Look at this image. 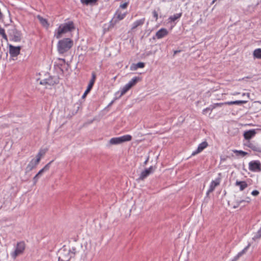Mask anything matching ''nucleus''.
Here are the masks:
<instances>
[{
    "mask_svg": "<svg viewBox=\"0 0 261 261\" xmlns=\"http://www.w3.org/2000/svg\"><path fill=\"white\" fill-rule=\"evenodd\" d=\"M261 237V228L258 230L256 234L253 237V239H259Z\"/></svg>",
    "mask_w": 261,
    "mask_h": 261,
    "instance_id": "32",
    "label": "nucleus"
},
{
    "mask_svg": "<svg viewBox=\"0 0 261 261\" xmlns=\"http://www.w3.org/2000/svg\"><path fill=\"white\" fill-rule=\"evenodd\" d=\"M153 17L155 18V20H156L158 18V13L155 11H153Z\"/></svg>",
    "mask_w": 261,
    "mask_h": 261,
    "instance_id": "42",
    "label": "nucleus"
},
{
    "mask_svg": "<svg viewBox=\"0 0 261 261\" xmlns=\"http://www.w3.org/2000/svg\"><path fill=\"white\" fill-rule=\"evenodd\" d=\"M182 15V13H177L169 17V19L171 21H174L177 19L179 18Z\"/></svg>",
    "mask_w": 261,
    "mask_h": 261,
    "instance_id": "29",
    "label": "nucleus"
},
{
    "mask_svg": "<svg viewBox=\"0 0 261 261\" xmlns=\"http://www.w3.org/2000/svg\"><path fill=\"white\" fill-rule=\"evenodd\" d=\"M251 194L253 196H257L259 194V192L257 190H254L252 192Z\"/></svg>",
    "mask_w": 261,
    "mask_h": 261,
    "instance_id": "41",
    "label": "nucleus"
},
{
    "mask_svg": "<svg viewBox=\"0 0 261 261\" xmlns=\"http://www.w3.org/2000/svg\"><path fill=\"white\" fill-rule=\"evenodd\" d=\"M9 53L12 57H16L19 54L21 49V46H14L12 45H9Z\"/></svg>",
    "mask_w": 261,
    "mask_h": 261,
    "instance_id": "8",
    "label": "nucleus"
},
{
    "mask_svg": "<svg viewBox=\"0 0 261 261\" xmlns=\"http://www.w3.org/2000/svg\"><path fill=\"white\" fill-rule=\"evenodd\" d=\"M74 23L72 21L61 24L56 31L55 34V37L57 39L60 38L62 34L71 32L74 30Z\"/></svg>",
    "mask_w": 261,
    "mask_h": 261,
    "instance_id": "2",
    "label": "nucleus"
},
{
    "mask_svg": "<svg viewBox=\"0 0 261 261\" xmlns=\"http://www.w3.org/2000/svg\"><path fill=\"white\" fill-rule=\"evenodd\" d=\"M53 162V160L49 162L41 170H40L38 173L37 174L38 176L40 177V176L45 171H47L49 170L50 168V165L51 163Z\"/></svg>",
    "mask_w": 261,
    "mask_h": 261,
    "instance_id": "22",
    "label": "nucleus"
},
{
    "mask_svg": "<svg viewBox=\"0 0 261 261\" xmlns=\"http://www.w3.org/2000/svg\"><path fill=\"white\" fill-rule=\"evenodd\" d=\"M45 153V151L41 150L39 151V152L38 153V154L36 155V160L37 162H40L41 158L42 156H43Z\"/></svg>",
    "mask_w": 261,
    "mask_h": 261,
    "instance_id": "27",
    "label": "nucleus"
},
{
    "mask_svg": "<svg viewBox=\"0 0 261 261\" xmlns=\"http://www.w3.org/2000/svg\"><path fill=\"white\" fill-rule=\"evenodd\" d=\"M132 136L129 135H124L120 137L113 138L109 141L110 145H117L123 142L129 141L132 140Z\"/></svg>",
    "mask_w": 261,
    "mask_h": 261,
    "instance_id": "4",
    "label": "nucleus"
},
{
    "mask_svg": "<svg viewBox=\"0 0 261 261\" xmlns=\"http://www.w3.org/2000/svg\"><path fill=\"white\" fill-rule=\"evenodd\" d=\"M247 102V101L246 100H236L225 102V103L226 105H241L243 103H246Z\"/></svg>",
    "mask_w": 261,
    "mask_h": 261,
    "instance_id": "23",
    "label": "nucleus"
},
{
    "mask_svg": "<svg viewBox=\"0 0 261 261\" xmlns=\"http://www.w3.org/2000/svg\"><path fill=\"white\" fill-rule=\"evenodd\" d=\"M127 6V3H125L120 5V7L122 9H125Z\"/></svg>",
    "mask_w": 261,
    "mask_h": 261,
    "instance_id": "43",
    "label": "nucleus"
},
{
    "mask_svg": "<svg viewBox=\"0 0 261 261\" xmlns=\"http://www.w3.org/2000/svg\"><path fill=\"white\" fill-rule=\"evenodd\" d=\"M77 253L75 247H68L64 246L58 251V261H70Z\"/></svg>",
    "mask_w": 261,
    "mask_h": 261,
    "instance_id": "1",
    "label": "nucleus"
},
{
    "mask_svg": "<svg viewBox=\"0 0 261 261\" xmlns=\"http://www.w3.org/2000/svg\"><path fill=\"white\" fill-rule=\"evenodd\" d=\"M58 83V80L57 78L49 76L48 79H45L40 81V84L45 86H53Z\"/></svg>",
    "mask_w": 261,
    "mask_h": 261,
    "instance_id": "7",
    "label": "nucleus"
},
{
    "mask_svg": "<svg viewBox=\"0 0 261 261\" xmlns=\"http://www.w3.org/2000/svg\"><path fill=\"white\" fill-rule=\"evenodd\" d=\"M125 13H123V14H119L118 15V18L120 20L123 19L124 18V17H125Z\"/></svg>",
    "mask_w": 261,
    "mask_h": 261,
    "instance_id": "39",
    "label": "nucleus"
},
{
    "mask_svg": "<svg viewBox=\"0 0 261 261\" xmlns=\"http://www.w3.org/2000/svg\"><path fill=\"white\" fill-rule=\"evenodd\" d=\"M249 166L250 170L255 171L257 170H260V164L257 161L251 162L249 164Z\"/></svg>",
    "mask_w": 261,
    "mask_h": 261,
    "instance_id": "12",
    "label": "nucleus"
},
{
    "mask_svg": "<svg viewBox=\"0 0 261 261\" xmlns=\"http://www.w3.org/2000/svg\"><path fill=\"white\" fill-rule=\"evenodd\" d=\"M39 176L37 175V174H36L33 178V181H34V185H36V184L37 183L38 180V178H39Z\"/></svg>",
    "mask_w": 261,
    "mask_h": 261,
    "instance_id": "38",
    "label": "nucleus"
},
{
    "mask_svg": "<svg viewBox=\"0 0 261 261\" xmlns=\"http://www.w3.org/2000/svg\"><path fill=\"white\" fill-rule=\"evenodd\" d=\"M140 78L139 77H134L133 79H132L131 81H130L128 83H127V84L130 87L132 88V87H133L134 86H135L137 83V82H138L140 80Z\"/></svg>",
    "mask_w": 261,
    "mask_h": 261,
    "instance_id": "24",
    "label": "nucleus"
},
{
    "mask_svg": "<svg viewBox=\"0 0 261 261\" xmlns=\"http://www.w3.org/2000/svg\"><path fill=\"white\" fill-rule=\"evenodd\" d=\"M97 0H91V4L95 3Z\"/></svg>",
    "mask_w": 261,
    "mask_h": 261,
    "instance_id": "47",
    "label": "nucleus"
},
{
    "mask_svg": "<svg viewBox=\"0 0 261 261\" xmlns=\"http://www.w3.org/2000/svg\"><path fill=\"white\" fill-rule=\"evenodd\" d=\"M0 35H1L3 37V38L5 39L6 40H7V35L5 33V30L1 28L0 26Z\"/></svg>",
    "mask_w": 261,
    "mask_h": 261,
    "instance_id": "31",
    "label": "nucleus"
},
{
    "mask_svg": "<svg viewBox=\"0 0 261 261\" xmlns=\"http://www.w3.org/2000/svg\"><path fill=\"white\" fill-rule=\"evenodd\" d=\"M220 178H217L215 180H213L211 183L209 189L208 190V191L206 193V195H208V194L210 193L213 192L214 191L215 188L220 185Z\"/></svg>",
    "mask_w": 261,
    "mask_h": 261,
    "instance_id": "10",
    "label": "nucleus"
},
{
    "mask_svg": "<svg viewBox=\"0 0 261 261\" xmlns=\"http://www.w3.org/2000/svg\"><path fill=\"white\" fill-rule=\"evenodd\" d=\"M8 34L10 39L15 42H19L21 39V34L19 31L17 30L14 27H12L8 31Z\"/></svg>",
    "mask_w": 261,
    "mask_h": 261,
    "instance_id": "5",
    "label": "nucleus"
},
{
    "mask_svg": "<svg viewBox=\"0 0 261 261\" xmlns=\"http://www.w3.org/2000/svg\"><path fill=\"white\" fill-rule=\"evenodd\" d=\"M96 74L95 72H93L92 73V79H91V81H93L94 83H95V80H96Z\"/></svg>",
    "mask_w": 261,
    "mask_h": 261,
    "instance_id": "37",
    "label": "nucleus"
},
{
    "mask_svg": "<svg viewBox=\"0 0 261 261\" xmlns=\"http://www.w3.org/2000/svg\"><path fill=\"white\" fill-rule=\"evenodd\" d=\"M149 156H148L146 160L145 161L144 163V165H146L147 162H148V160H149Z\"/></svg>",
    "mask_w": 261,
    "mask_h": 261,
    "instance_id": "46",
    "label": "nucleus"
},
{
    "mask_svg": "<svg viewBox=\"0 0 261 261\" xmlns=\"http://www.w3.org/2000/svg\"><path fill=\"white\" fill-rule=\"evenodd\" d=\"M214 108H215V106H212V108H207L203 110V114H205L207 113L208 111H212L213 109H214Z\"/></svg>",
    "mask_w": 261,
    "mask_h": 261,
    "instance_id": "33",
    "label": "nucleus"
},
{
    "mask_svg": "<svg viewBox=\"0 0 261 261\" xmlns=\"http://www.w3.org/2000/svg\"><path fill=\"white\" fill-rule=\"evenodd\" d=\"M25 247L24 242L21 241L17 243L15 251L11 254V256L13 258H15L18 255L22 254Z\"/></svg>",
    "mask_w": 261,
    "mask_h": 261,
    "instance_id": "6",
    "label": "nucleus"
},
{
    "mask_svg": "<svg viewBox=\"0 0 261 261\" xmlns=\"http://www.w3.org/2000/svg\"><path fill=\"white\" fill-rule=\"evenodd\" d=\"M81 2L82 4L87 5L91 4V0H81Z\"/></svg>",
    "mask_w": 261,
    "mask_h": 261,
    "instance_id": "35",
    "label": "nucleus"
},
{
    "mask_svg": "<svg viewBox=\"0 0 261 261\" xmlns=\"http://www.w3.org/2000/svg\"><path fill=\"white\" fill-rule=\"evenodd\" d=\"M232 151L236 153L237 156H244L248 154L247 152L242 150H233Z\"/></svg>",
    "mask_w": 261,
    "mask_h": 261,
    "instance_id": "30",
    "label": "nucleus"
},
{
    "mask_svg": "<svg viewBox=\"0 0 261 261\" xmlns=\"http://www.w3.org/2000/svg\"><path fill=\"white\" fill-rule=\"evenodd\" d=\"M243 96H246V94H245V93H243Z\"/></svg>",
    "mask_w": 261,
    "mask_h": 261,
    "instance_id": "50",
    "label": "nucleus"
},
{
    "mask_svg": "<svg viewBox=\"0 0 261 261\" xmlns=\"http://www.w3.org/2000/svg\"><path fill=\"white\" fill-rule=\"evenodd\" d=\"M140 78L139 77H134L133 79H132L131 81H130L128 83H127V84L130 87L132 88V87H133L134 86H135L137 83V82H138L140 80Z\"/></svg>",
    "mask_w": 261,
    "mask_h": 261,
    "instance_id": "25",
    "label": "nucleus"
},
{
    "mask_svg": "<svg viewBox=\"0 0 261 261\" xmlns=\"http://www.w3.org/2000/svg\"><path fill=\"white\" fill-rule=\"evenodd\" d=\"M179 52H180V50H175L174 52V55H176V54H177Z\"/></svg>",
    "mask_w": 261,
    "mask_h": 261,
    "instance_id": "48",
    "label": "nucleus"
},
{
    "mask_svg": "<svg viewBox=\"0 0 261 261\" xmlns=\"http://www.w3.org/2000/svg\"><path fill=\"white\" fill-rule=\"evenodd\" d=\"M247 95L248 97H249V93H247Z\"/></svg>",
    "mask_w": 261,
    "mask_h": 261,
    "instance_id": "49",
    "label": "nucleus"
},
{
    "mask_svg": "<svg viewBox=\"0 0 261 261\" xmlns=\"http://www.w3.org/2000/svg\"><path fill=\"white\" fill-rule=\"evenodd\" d=\"M145 22V18H142L134 22L132 24L131 30H134L139 26L143 25Z\"/></svg>",
    "mask_w": 261,
    "mask_h": 261,
    "instance_id": "17",
    "label": "nucleus"
},
{
    "mask_svg": "<svg viewBox=\"0 0 261 261\" xmlns=\"http://www.w3.org/2000/svg\"><path fill=\"white\" fill-rule=\"evenodd\" d=\"M241 201H244L243 202L249 203L250 201V199L249 197H247L245 200H242Z\"/></svg>",
    "mask_w": 261,
    "mask_h": 261,
    "instance_id": "44",
    "label": "nucleus"
},
{
    "mask_svg": "<svg viewBox=\"0 0 261 261\" xmlns=\"http://www.w3.org/2000/svg\"><path fill=\"white\" fill-rule=\"evenodd\" d=\"M250 244H248L247 246H246L243 250H242L241 252L238 253V254L234 257L232 261H237L242 255H243L246 252Z\"/></svg>",
    "mask_w": 261,
    "mask_h": 261,
    "instance_id": "19",
    "label": "nucleus"
},
{
    "mask_svg": "<svg viewBox=\"0 0 261 261\" xmlns=\"http://www.w3.org/2000/svg\"><path fill=\"white\" fill-rule=\"evenodd\" d=\"M253 56L257 59H261V48H257L254 50Z\"/></svg>",
    "mask_w": 261,
    "mask_h": 261,
    "instance_id": "28",
    "label": "nucleus"
},
{
    "mask_svg": "<svg viewBox=\"0 0 261 261\" xmlns=\"http://www.w3.org/2000/svg\"><path fill=\"white\" fill-rule=\"evenodd\" d=\"M145 66V64L143 62H139L137 64H133L130 66V69L132 70H136L138 68H143Z\"/></svg>",
    "mask_w": 261,
    "mask_h": 261,
    "instance_id": "21",
    "label": "nucleus"
},
{
    "mask_svg": "<svg viewBox=\"0 0 261 261\" xmlns=\"http://www.w3.org/2000/svg\"><path fill=\"white\" fill-rule=\"evenodd\" d=\"M168 34V31L166 29H161L159 30L155 34V36L158 39H161Z\"/></svg>",
    "mask_w": 261,
    "mask_h": 261,
    "instance_id": "15",
    "label": "nucleus"
},
{
    "mask_svg": "<svg viewBox=\"0 0 261 261\" xmlns=\"http://www.w3.org/2000/svg\"><path fill=\"white\" fill-rule=\"evenodd\" d=\"M94 83L93 81H90L88 86L87 87V89L91 90L94 85Z\"/></svg>",
    "mask_w": 261,
    "mask_h": 261,
    "instance_id": "36",
    "label": "nucleus"
},
{
    "mask_svg": "<svg viewBox=\"0 0 261 261\" xmlns=\"http://www.w3.org/2000/svg\"><path fill=\"white\" fill-rule=\"evenodd\" d=\"M130 88H131L127 84H126L121 89L119 97H121L125 94Z\"/></svg>",
    "mask_w": 261,
    "mask_h": 261,
    "instance_id": "26",
    "label": "nucleus"
},
{
    "mask_svg": "<svg viewBox=\"0 0 261 261\" xmlns=\"http://www.w3.org/2000/svg\"><path fill=\"white\" fill-rule=\"evenodd\" d=\"M154 171V167L150 166L149 168L145 169L143 171L140 175L138 179L144 180L146 177H147L150 173H152Z\"/></svg>",
    "mask_w": 261,
    "mask_h": 261,
    "instance_id": "9",
    "label": "nucleus"
},
{
    "mask_svg": "<svg viewBox=\"0 0 261 261\" xmlns=\"http://www.w3.org/2000/svg\"><path fill=\"white\" fill-rule=\"evenodd\" d=\"M256 134V132L254 129H251L246 132H245L244 133V137L245 139L249 140L253 137Z\"/></svg>",
    "mask_w": 261,
    "mask_h": 261,
    "instance_id": "14",
    "label": "nucleus"
},
{
    "mask_svg": "<svg viewBox=\"0 0 261 261\" xmlns=\"http://www.w3.org/2000/svg\"><path fill=\"white\" fill-rule=\"evenodd\" d=\"M207 146H208V144H207V142L204 141V142H202L198 145L197 149L195 151H194L192 152V155L193 156V155H195L200 153L204 148H205Z\"/></svg>",
    "mask_w": 261,
    "mask_h": 261,
    "instance_id": "11",
    "label": "nucleus"
},
{
    "mask_svg": "<svg viewBox=\"0 0 261 261\" xmlns=\"http://www.w3.org/2000/svg\"><path fill=\"white\" fill-rule=\"evenodd\" d=\"M73 41L70 38H64L59 40L57 48L60 54H63L69 50L73 45Z\"/></svg>",
    "mask_w": 261,
    "mask_h": 261,
    "instance_id": "3",
    "label": "nucleus"
},
{
    "mask_svg": "<svg viewBox=\"0 0 261 261\" xmlns=\"http://www.w3.org/2000/svg\"><path fill=\"white\" fill-rule=\"evenodd\" d=\"M90 91H91L90 90H89V89H87V88L86 90L85 91V92H84V94H83V96H82V98H85V97L86 96V95H87V94H88V93Z\"/></svg>",
    "mask_w": 261,
    "mask_h": 261,
    "instance_id": "40",
    "label": "nucleus"
},
{
    "mask_svg": "<svg viewBox=\"0 0 261 261\" xmlns=\"http://www.w3.org/2000/svg\"><path fill=\"white\" fill-rule=\"evenodd\" d=\"M244 201H241V200H237L236 202V204L233 205V208H237L239 206V205H240L241 204V203L242 202H243Z\"/></svg>",
    "mask_w": 261,
    "mask_h": 261,
    "instance_id": "34",
    "label": "nucleus"
},
{
    "mask_svg": "<svg viewBox=\"0 0 261 261\" xmlns=\"http://www.w3.org/2000/svg\"><path fill=\"white\" fill-rule=\"evenodd\" d=\"M236 186H239L240 190L243 191L248 187V184L245 181H237Z\"/></svg>",
    "mask_w": 261,
    "mask_h": 261,
    "instance_id": "20",
    "label": "nucleus"
},
{
    "mask_svg": "<svg viewBox=\"0 0 261 261\" xmlns=\"http://www.w3.org/2000/svg\"><path fill=\"white\" fill-rule=\"evenodd\" d=\"M37 18L39 20L40 23L42 24V26L45 27V28L47 29L49 27V23L45 18H43L40 15H38L37 16Z\"/></svg>",
    "mask_w": 261,
    "mask_h": 261,
    "instance_id": "18",
    "label": "nucleus"
},
{
    "mask_svg": "<svg viewBox=\"0 0 261 261\" xmlns=\"http://www.w3.org/2000/svg\"><path fill=\"white\" fill-rule=\"evenodd\" d=\"M224 105H225V102H223V103H215V107H216V106H222Z\"/></svg>",
    "mask_w": 261,
    "mask_h": 261,
    "instance_id": "45",
    "label": "nucleus"
},
{
    "mask_svg": "<svg viewBox=\"0 0 261 261\" xmlns=\"http://www.w3.org/2000/svg\"><path fill=\"white\" fill-rule=\"evenodd\" d=\"M246 145L253 151L261 152V147L257 144L249 141Z\"/></svg>",
    "mask_w": 261,
    "mask_h": 261,
    "instance_id": "13",
    "label": "nucleus"
},
{
    "mask_svg": "<svg viewBox=\"0 0 261 261\" xmlns=\"http://www.w3.org/2000/svg\"><path fill=\"white\" fill-rule=\"evenodd\" d=\"M39 162H37L36 160L35 159L32 160L27 167V171L29 172L32 170L34 168H35L36 167V166L39 164Z\"/></svg>",
    "mask_w": 261,
    "mask_h": 261,
    "instance_id": "16",
    "label": "nucleus"
}]
</instances>
